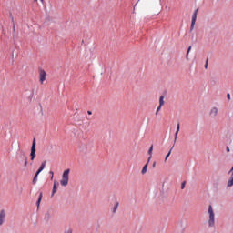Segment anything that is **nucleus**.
<instances>
[{
	"label": "nucleus",
	"instance_id": "30",
	"mask_svg": "<svg viewBox=\"0 0 233 233\" xmlns=\"http://www.w3.org/2000/svg\"><path fill=\"white\" fill-rule=\"evenodd\" d=\"M150 159H152V157H150V156H149V157L147 159V163H150Z\"/></svg>",
	"mask_w": 233,
	"mask_h": 233
},
{
	"label": "nucleus",
	"instance_id": "34",
	"mask_svg": "<svg viewBox=\"0 0 233 233\" xmlns=\"http://www.w3.org/2000/svg\"><path fill=\"white\" fill-rule=\"evenodd\" d=\"M153 167H156V163L153 164Z\"/></svg>",
	"mask_w": 233,
	"mask_h": 233
},
{
	"label": "nucleus",
	"instance_id": "29",
	"mask_svg": "<svg viewBox=\"0 0 233 233\" xmlns=\"http://www.w3.org/2000/svg\"><path fill=\"white\" fill-rule=\"evenodd\" d=\"M227 152H230V147H227Z\"/></svg>",
	"mask_w": 233,
	"mask_h": 233
},
{
	"label": "nucleus",
	"instance_id": "4",
	"mask_svg": "<svg viewBox=\"0 0 233 233\" xmlns=\"http://www.w3.org/2000/svg\"><path fill=\"white\" fill-rule=\"evenodd\" d=\"M30 156H31V161H34V159H35V139L33 140Z\"/></svg>",
	"mask_w": 233,
	"mask_h": 233
},
{
	"label": "nucleus",
	"instance_id": "6",
	"mask_svg": "<svg viewBox=\"0 0 233 233\" xmlns=\"http://www.w3.org/2000/svg\"><path fill=\"white\" fill-rule=\"evenodd\" d=\"M46 79V72H45L43 70L40 71V79H39V81H40L41 85H43V83H45Z\"/></svg>",
	"mask_w": 233,
	"mask_h": 233
},
{
	"label": "nucleus",
	"instance_id": "19",
	"mask_svg": "<svg viewBox=\"0 0 233 233\" xmlns=\"http://www.w3.org/2000/svg\"><path fill=\"white\" fill-rule=\"evenodd\" d=\"M186 185H187V182L185 181L181 183V190H184Z\"/></svg>",
	"mask_w": 233,
	"mask_h": 233
},
{
	"label": "nucleus",
	"instance_id": "2",
	"mask_svg": "<svg viewBox=\"0 0 233 233\" xmlns=\"http://www.w3.org/2000/svg\"><path fill=\"white\" fill-rule=\"evenodd\" d=\"M70 169H66L62 174V179L60 181V184L62 187H66L68 185V181L70 179Z\"/></svg>",
	"mask_w": 233,
	"mask_h": 233
},
{
	"label": "nucleus",
	"instance_id": "24",
	"mask_svg": "<svg viewBox=\"0 0 233 233\" xmlns=\"http://www.w3.org/2000/svg\"><path fill=\"white\" fill-rule=\"evenodd\" d=\"M12 22H13V32H15V24L14 23V20Z\"/></svg>",
	"mask_w": 233,
	"mask_h": 233
},
{
	"label": "nucleus",
	"instance_id": "26",
	"mask_svg": "<svg viewBox=\"0 0 233 233\" xmlns=\"http://www.w3.org/2000/svg\"><path fill=\"white\" fill-rule=\"evenodd\" d=\"M49 174H51V179H54V171H50Z\"/></svg>",
	"mask_w": 233,
	"mask_h": 233
},
{
	"label": "nucleus",
	"instance_id": "15",
	"mask_svg": "<svg viewBox=\"0 0 233 233\" xmlns=\"http://www.w3.org/2000/svg\"><path fill=\"white\" fill-rule=\"evenodd\" d=\"M228 187H233V177L228 181Z\"/></svg>",
	"mask_w": 233,
	"mask_h": 233
},
{
	"label": "nucleus",
	"instance_id": "12",
	"mask_svg": "<svg viewBox=\"0 0 233 233\" xmlns=\"http://www.w3.org/2000/svg\"><path fill=\"white\" fill-rule=\"evenodd\" d=\"M154 150V145H151V147L148 149V156H150V157H152V152Z\"/></svg>",
	"mask_w": 233,
	"mask_h": 233
},
{
	"label": "nucleus",
	"instance_id": "10",
	"mask_svg": "<svg viewBox=\"0 0 233 233\" xmlns=\"http://www.w3.org/2000/svg\"><path fill=\"white\" fill-rule=\"evenodd\" d=\"M147 170H148V162H147L146 165L143 167L141 174L144 176V174H147Z\"/></svg>",
	"mask_w": 233,
	"mask_h": 233
},
{
	"label": "nucleus",
	"instance_id": "22",
	"mask_svg": "<svg viewBox=\"0 0 233 233\" xmlns=\"http://www.w3.org/2000/svg\"><path fill=\"white\" fill-rule=\"evenodd\" d=\"M194 26H196V24L191 22L190 30H194Z\"/></svg>",
	"mask_w": 233,
	"mask_h": 233
},
{
	"label": "nucleus",
	"instance_id": "1",
	"mask_svg": "<svg viewBox=\"0 0 233 233\" xmlns=\"http://www.w3.org/2000/svg\"><path fill=\"white\" fill-rule=\"evenodd\" d=\"M208 226L209 228H214L216 227V213L214 212V208L208 206Z\"/></svg>",
	"mask_w": 233,
	"mask_h": 233
},
{
	"label": "nucleus",
	"instance_id": "32",
	"mask_svg": "<svg viewBox=\"0 0 233 233\" xmlns=\"http://www.w3.org/2000/svg\"><path fill=\"white\" fill-rule=\"evenodd\" d=\"M40 2L42 3V5H45V0H40Z\"/></svg>",
	"mask_w": 233,
	"mask_h": 233
},
{
	"label": "nucleus",
	"instance_id": "23",
	"mask_svg": "<svg viewBox=\"0 0 233 233\" xmlns=\"http://www.w3.org/2000/svg\"><path fill=\"white\" fill-rule=\"evenodd\" d=\"M205 68H208V58H207V60H206Z\"/></svg>",
	"mask_w": 233,
	"mask_h": 233
},
{
	"label": "nucleus",
	"instance_id": "17",
	"mask_svg": "<svg viewBox=\"0 0 233 233\" xmlns=\"http://www.w3.org/2000/svg\"><path fill=\"white\" fill-rule=\"evenodd\" d=\"M117 207H119V203H116L113 208V212L116 213L117 211Z\"/></svg>",
	"mask_w": 233,
	"mask_h": 233
},
{
	"label": "nucleus",
	"instance_id": "14",
	"mask_svg": "<svg viewBox=\"0 0 233 233\" xmlns=\"http://www.w3.org/2000/svg\"><path fill=\"white\" fill-rule=\"evenodd\" d=\"M39 176V174L35 173L34 178H33V183L36 184L37 183V177Z\"/></svg>",
	"mask_w": 233,
	"mask_h": 233
},
{
	"label": "nucleus",
	"instance_id": "33",
	"mask_svg": "<svg viewBox=\"0 0 233 233\" xmlns=\"http://www.w3.org/2000/svg\"><path fill=\"white\" fill-rule=\"evenodd\" d=\"M228 98L230 99V94H228Z\"/></svg>",
	"mask_w": 233,
	"mask_h": 233
},
{
	"label": "nucleus",
	"instance_id": "8",
	"mask_svg": "<svg viewBox=\"0 0 233 233\" xmlns=\"http://www.w3.org/2000/svg\"><path fill=\"white\" fill-rule=\"evenodd\" d=\"M179 129H180V125L178 123L177 126V131L175 133L174 143H176V141H177V134H179Z\"/></svg>",
	"mask_w": 233,
	"mask_h": 233
},
{
	"label": "nucleus",
	"instance_id": "13",
	"mask_svg": "<svg viewBox=\"0 0 233 233\" xmlns=\"http://www.w3.org/2000/svg\"><path fill=\"white\" fill-rule=\"evenodd\" d=\"M50 218H52V213L50 212L46 213L45 219H50Z\"/></svg>",
	"mask_w": 233,
	"mask_h": 233
},
{
	"label": "nucleus",
	"instance_id": "27",
	"mask_svg": "<svg viewBox=\"0 0 233 233\" xmlns=\"http://www.w3.org/2000/svg\"><path fill=\"white\" fill-rule=\"evenodd\" d=\"M56 192H57V189L56 187H53V196L54 194H56Z\"/></svg>",
	"mask_w": 233,
	"mask_h": 233
},
{
	"label": "nucleus",
	"instance_id": "9",
	"mask_svg": "<svg viewBox=\"0 0 233 233\" xmlns=\"http://www.w3.org/2000/svg\"><path fill=\"white\" fill-rule=\"evenodd\" d=\"M198 19V9L195 10L193 15H192V20H191V23H195L196 24V20Z\"/></svg>",
	"mask_w": 233,
	"mask_h": 233
},
{
	"label": "nucleus",
	"instance_id": "20",
	"mask_svg": "<svg viewBox=\"0 0 233 233\" xmlns=\"http://www.w3.org/2000/svg\"><path fill=\"white\" fill-rule=\"evenodd\" d=\"M190 50H192V46H189L187 53V59H188V54H190Z\"/></svg>",
	"mask_w": 233,
	"mask_h": 233
},
{
	"label": "nucleus",
	"instance_id": "18",
	"mask_svg": "<svg viewBox=\"0 0 233 233\" xmlns=\"http://www.w3.org/2000/svg\"><path fill=\"white\" fill-rule=\"evenodd\" d=\"M170 154H172V150H170L167 155L165 157V161H167V159H168V157H170Z\"/></svg>",
	"mask_w": 233,
	"mask_h": 233
},
{
	"label": "nucleus",
	"instance_id": "16",
	"mask_svg": "<svg viewBox=\"0 0 233 233\" xmlns=\"http://www.w3.org/2000/svg\"><path fill=\"white\" fill-rule=\"evenodd\" d=\"M41 199H43V194H42V193L39 195V198H38V201H37V205H40Z\"/></svg>",
	"mask_w": 233,
	"mask_h": 233
},
{
	"label": "nucleus",
	"instance_id": "31",
	"mask_svg": "<svg viewBox=\"0 0 233 233\" xmlns=\"http://www.w3.org/2000/svg\"><path fill=\"white\" fill-rule=\"evenodd\" d=\"M26 165H28V161L27 160L25 161V167H26Z\"/></svg>",
	"mask_w": 233,
	"mask_h": 233
},
{
	"label": "nucleus",
	"instance_id": "7",
	"mask_svg": "<svg viewBox=\"0 0 233 233\" xmlns=\"http://www.w3.org/2000/svg\"><path fill=\"white\" fill-rule=\"evenodd\" d=\"M45 167H46V161H44L42 164H41V167L40 168L38 169V171L36 172L37 174H41V172H43V170H45Z\"/></svg>",
	"mask_w": 233,
	"mask_h": 233
},
{
	"label": "nucleus",
	"instance_id": "3",
	"mask_svg": "<svg viewBox=\"0 0 233 233\" xmlns=\"http://www.w3.org/2000/svg\"><path fill=\"white\" fill-rule=\"evenodd\" d=\"M218 114H219V108L216 106L211 107L209 111V116H211L214 119L215 117H218Z\"/></svg>",
	"mask_w": 233,
	"mask_h": 233
},
{
	"label": "nucleus",
	"instance_id": "28",
	"mask_svg": "<svg viewBox=\"0 0 233 233\" xmlns=\"http://www.w3.org/2000/svg\"><path fill=\"white\" fill-rule=\"evenodd\" d=\"M87 114H88L89 116H92V111H87Z\"/></svg>",
	"mask_w": 233,
	"mask_h": 233
},
{
	"label": "nucleus",
	"instance_id": "5",
	"mask_svg": "<svg viewBox=\"0 0 233 233\" xmlns=\"http://www.w3.org/2000/svg\"><path fill=\"white\" fill-rule=\"evenodd\" d=\"M5 218H6V213L5 212V210H1L0 211V227L1 225H3V223H5Z\"/></svg>",
	"mask_w": 233,
	"mask_h": 233
},
{
	"label": "nucleus",
	"instance_id": "11",
	"mask_svg": "<svg viewBox=\"0 0 233 233\" xmlns=\"http://www.w3.org/2000/svg\"><path fill=\"white\" fill-rule=\"evenodd\" d=\"M163 105H165V97L164 96H160L159 99V106H163Z\"/></svg>",
	"mask_w": 233,
	"mask_h": 233
},
{
	"label": "nucleus",
	"instance_id": "25",
	"mask_svg": "<svg viewBox=\"0 0 233 233\" xmlns=\"http://www.w3.org/2000/svg\"><path fill=\"white\" fill-rule=\"evenodd\" d=\"M159 110H161V106H158V107H157V109L156 111V114H158Z\"/></svg>",
	"mask_w": 233,
	"mask_h": 233
},
{
	"label": "nucleus",
	"instance_id": "21",
	"mask_svg": "<svg viewBox=\"0 0 233 233\" xmlns=\"http://www.w3.org/2000/svg\"><path fill=\"white\" fill-rule=\"evenodd\" d=\"M57 185H58L57 180H55L54 185H53V188L56 189Z\"/></svg>",
	"mask_w": 233,
	"mask_h": 233
}]
</instances>
